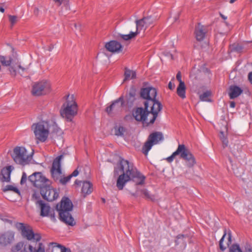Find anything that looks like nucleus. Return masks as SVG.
<instances>
[{"mask_svg":"<svg viewBox=\"0 0 252 252\" xmlns=\"http://www.w3.org/2000/svg\"><path fill=\"white\" fill-rule=\"evenodd\" d=\"M236 0H230L229 2H230V3H234V2L235 1H236Z\"/></svg>","mask_w":252,"mask_h":252,"instance_id":"6e6d98bb","label":"nucleus"},{"mask_svg":"<svg viewBox=\"0 0 252 252\" xmlns=\"http://www.w3.org/2000/svg\"><path fill=\"white\" fill-rule=\"evenodd\" d=\"M0 62L2 65L4 66H9L11 63V58H7L4 56H0Z\"/></svg>","mask_w":252,"mask_h":252,"instance_id":"7c9ffc66","label":"nucleus"},{"mask_svg":"<svg viewBox=\"0 0 252 252\" xmlns=\"http://www.w3.org/2000/svg\"><path fill=\"white\" fill-rule=\"evenodd\" d=\"M220 16H221V18H222V19H223L224 20H225V19H227V17H226V16H224V15H222V14H220Z\"/></svg>","mask_w":252,"mask_h":252,"instance_id":"864d4df0","label":"nucleus"},{"mask_svg":"<svg viewBox=\"0 0 252 252\" xmlns=\"http://www.w3.org/2000/svg\"><path fill=\"white\" fill-rule=\"evenodd\" d=\"M18 227L21 231L22 236L28 240H33L36 242H39L41 240V237L40 234L34 233L30 225H25L23 223H19Z\"/></svg>","mask_w":252,"mask_h":252,"instance_id":"9b49d317","label":"nucleus"},{"mask_svg":"<svg viewBox=\"0 0 252 252\" xmlns=\"http://www.w3.org/2000/svg\"><path fill=\"white\" fill-rule=\"evenodd\" d=\"M176 78L177 80L179 82V84H181V83H184L182 80V76H181V73L180 72H178L176 75Z\"/></svg>","mask_w":252,"mask_h":252,"instance_id":"79ce46f5","label":"nucleus"},{"mask_svg":"<svg viewBox=\"0 0 252 252\" xmlns=\"http://www.w3.org/2000/svg\"><path fill=\"white\" fill-rule=\"evenodd\" d=\"M29 181L32 185L40 189L49 183V181L41 172H34L29 177Z\"/></svg>","mask_w":252,"mask_h":252,"instance_id":"f8f14e48","label":"nucleus"},{"mask_svg":"<svg viewBox=\"0 0 252 252\" xmlns=\"http://www.w3.org/2000/svg\"><path fill=\"white\" fill-rule=\"evenodd\" d=\"M40 193L43 198L48 201H53L59 196V192L50 186L49 183L40 189Z\"/></svg>","mask_w":252,"mask_h":252,"instance_id":"ddd939ff","label":"nucleus"},{"mask_svg":"<svg viewBox=\"0 0 252 252\" xmlns=\"http://www.w3.org/2000/svg\"><path fill=\"white\" fill-rule=\"evenodd\" d=\"M141 193L143 194L144 197L149 200L151 201H155L156 199V197L155 195L150 193V191L146 189H142L140 190Z\"/></svg>","mask_w":252,"mask_h":252,"instance_id":"cd10ccee","label":"nucleus"},{"mask_svg":"<svg viewBox=\"0 0 252 252\" xmlns=\"http://www.w3.org/2000/svg\"><path fill=\"white\" fill-rule=\"evenodd\" d=\"M29 69V66H26V67H24L22 66L21 65H18L17 67L15 68L13 66H11L9 68V71L12 74L15 75L16 72L18 71L19 73H23L25 72H27Z\"/></svg>","mask_w":252,"mask_h":252,"instance_id":"393cba45","label":"nucleus"},{"mask_svg":"<svg viewBox=\"0 0 252 252\" xmlns=\"http://www.w3.org/2000/svg\"><path fill=\"white\" fill-rule=\"evenodd\" d=\"M73 204L69 198L66 197H63L60 204L57 205V210L59 212L60 220L70 226H74L76 223L71 214Z\"/></svg>","mask_w":252,"mask_h":252,"instance_id":"7ed1b4c3","label":"nucleus"},{"mask_svg":"<svg viewBox=\"0 0 252 252\" xmlns=\"http://www.w3.org/2000/svg\"><path fill=\"white\" fill-rule=\"evenodd\" d=\"M151 118H152V115H150V116L149 117V119H151Z\"/></svg>","mask_w":252,"mask_h":252,"instance_id":"bf43d9fd","label":"nucleus"},{"mask_svg":"<svg viewBox=\"0 0 252 252\" xmlns=\"http://www.w3.org/2000/svg\"><path fill=\"white\" fill-rule=\"evenodd\" d=\"M0 11L2 13H3L4 12V9L3 7L0 8Z\"/></svg>","mask_w":252,"mask_h":252,"instance_id":"5fc2aeb1","label":"nucleus"},{"mask_svg":"<svg viewBox=\"0 0 252 252\" xmlns=\"http://www.w3.org/2000/svg\"><path fill=\"white\" fill-rule=\"evenodd\" d=\"M22 247L23 244L21 243H19L12 248V252H18L21 249Z\"/></svg>","mask_w":252,"mask_h":252,"instance_id":"e433bc0d","label":"nucleus"},{"mask_svg":"<svg viewBox=\"0 0 252 252\" xmlns=\"http://www.w3.org/2000/svg\"><path fill=\"white\" fill-rule=\"evenodd\" d=\"M93 185L89 181H84L82 183L81 192L84 197L90 194L93 191Z\"/></svg>","mask_w":252,"mask_h":252,"instance_id":"4be33fe9","label":"nucleus"},{"mask_svg":"<svg viewBox=\"0 0 252 252\" xmlns=\"http://www.w3.org/2000/svg\"><path fill=\"white\" fill-rule=\"evenodd\" d=\"M39 195L38 193L34 192L32 195V200L36 201V202L39 200L38 199L39 198Z\"/></svg>","mask_w":252,"mask_h":252,"instance_id":"58836bf2","label":"nucleus"},{"mask_svg":"<svg viewBox=\"0 0 252 252\" xmlns=\"http://www.w3.org/2000/svg\"><path fill=\"white\" fill-rule=\"evenodd\" d=\"M220 139L222 140L224 138H225L224 134L223 132H222V131H221L220 132Z\"/></svg>","mask_w":252,"mask_h":252,"instance_id":"8fccbe9b","label":"nucleus"},{"mask_svg":"<svg viewBox=\"0 0 252 252\" xmlns=\"http://www.w3.org/2000/svg\"><path fill=\"white\" fill-rule=\"evenodd\" d=\"M3 191L6 192L7 191H12L15 193H16L18 194H20V192L18 189L12 185H6L2 189Z\"/></svg>","mask_w":252,"mask_h":252,"instance_id":"c756f323","label":"nucleus"},{"mask_svg":"<svg viewBox=\"0 0 252 252\" xmlns=\"http://www.w3.org/2000/svg\"><path fill=\"white\" fill-rule=\"evenodd\" d=\"M62 252H66V251H62Z\"/></svg>","mask_w":252,"mask_h":252,"instance_id":"680f3d73","label":"nucleus"},{"mask_svg":"<svg viewBox=\"0 0 252 252\" xmlns=\"http://www.w3.org/2000/svg\"><path fill=\"white\" fill-rule=\"evenodd\" d=\"M168 88L170 90H172L173 89H174L175 88V85L174 84L173 85L172 82L170 81L168 83Z\"/></svg>","mask_w":252,"mask_h":252,"instance_id":"49530a36","label":"nucleus"},{"mask_svg":"<svg viewBox=\"0 0 252 252\" xmlns=\"http://www.w3.org/2000/svg\"><path fill=\"white\" fill-rule=\"evenodd\" d=\"M127 117H128V116H126L125 117V119H126Z\"/></svg>","mask_w":252,"mask_h":252,"instance_id":"052dcab7","label":"nucleus"},{"mask_svg":"<svg viewBox=\"0 0 252 252\" xmlns=\"http://www.w3.org/2000/svg\"><path fill=\"white\" fill-rule=\"evenodd\" d=\"M81 183L82 182L81 181H79V180H76L75 181V184L77 185V186H80L81 185Z\"/></svg>","mask_w":252,"mask_h":252,"instance_id":"3c124183","label":"nucleus"},{"mask_svg":"<svg viewBox=\"0 0 252 252\" xmlns=\"http://www.w3.org/2000/svg\"><path fill=\"white\" fill-rule=\"evenodd\" d=\"M136 95V90L134 87H131L128 93L126 95V97L127 99V103L132 105L135 100Z\"/></svg>","mask_w":252,"mask_h":252,"instance_id":"5701e85b","label":"nucleus"},{"mask_svg":"<svg viewBox=\"0 0 252 252\" xmlns=\"http://www.w3.org/2000/svg\"><path fill=\"white\" fill-rule=\"evenodd\" d=\"M248 77L250 82L252 84V72L249 73Z\"/></svg>","mask_w":252,"mask_h":252,"instance_id":"de8ad7c7","label":"nucleus"},{"mask_svg":"<svg viewBox=\"0 0 252 252\" xmlns=\"http://www.w3.org/2000/svg\"><path fill=\"white\" fill-rule=\"evenodd\" d=\"M32 154V152L28 154L27 150L23 147H16L14 149L12 158L16 163L25 165L31 161Z\"/></svg>","mask_w":252,"mask_h":252,"instance_id":"0eeeda50","label":"nucleus"},{"mask_svg":"<svg viewBox=\"0 0 252 252\" xmlns=\"http://www.w3.org/2000/svg\"><path fill=\"white\" fill-rule=\"evenodd\" d=\"M177 94L182 99L186 98V86L185 83L179 84L177 89Z\"/></svg>","mask_w":252,"mask_h":252,"instance_id":"a878e982","label":"nucleus"},{"mask_svg":"<svg viewBox=\"0 0 252 252\" xmlns=\"http://www.w3.org/2000/svg\"><path fill=\"white\" fill-rule=\"evenodd\" d=\"M230 107L231 108H234L235 107V103L234 101H231L230 102Z\"/></svg>","mask_w":252,"mask_h":252,"instance_id":"09e8293b","label":"nucleus"},{"mask_svg":"<svg viewBox=\"0 0 252 252\" xmlns=\"http://www.w3.org/2000/svg\"><path fill=\"white\" fill-rule=\"evenodd\" d=\"M178 155H179V154L178 152V148H177V150L174 152H173L170 156H169L166 158V160L168 162H171L173 161L174 158L176 156H178Z\"/></svg>","mask_w":252,"mask_h":252,"instance_id":"f704fd0d","label":"nucleus"},{"mask_svg":"<svg viewBox=\"0 0 252 252\" xmlns=\"http://www.w3.org/2000/svg\"><path fill=\"white\" fill-rule=\"evenodd\" d=\"M106 49L112 53H120L122 50V45L116 40H111L107 42L105 45Z\"/></svg>","mask_w":252,"mask_h":252,"instance_id":"a211bd4d","label":"nucleus"},{"mask_svg":"<svg viewBox=\"0 0 252 252\" xmlns=\"http://www.w3.org/2000/svg\"><path fill=\"white\" fill-rule=\"evenodd\" d=\"M35 203L40 207L41 216L43 217H49L52 220H56L54 211L51 210L50 206L48 204L44 203L42 200H38Z\"/></svg>","mask_w":252,"mask_h":252,"instance_id":"2eb2a0df","label":"nucleus"},{"mask_svg":"<svg viewBox=\"0 0 252 252\" xmlns=\"http://www.w3.org/2000/svg\"><path fill=\"white\" fill-rule=\"evenodd\" d=\"M169 56L171 57V59H173V55L172 54H170Z\"/></svg>","mask_w":252,"mask_h":252,"instance_id":"4d7b16f0","label":"nucleus"},{"mask_svg":"<svg viewBox=\"0 0 252 252\" xmlns=\"http://www.w3.org/2000/svg\"><path fill=\"white\" fill-rule=\"evenodd\" d=\"M35 252H45V247L42 243H39L38 248L35 250Z\"/></svg>","mask_w":252,"mask_h":252,"instance_id":"4c0bfd02","label":"nucleus"},{"mask_svg":"<svg viewBox=\"0 0 252 252\" xmlns=\"http://www.w3.org/2000/svg\"><path fill=\"white\" fill-rule=\"evenodd\" d=\"M124 76V82L135 78L136 77V72L135 71L126 68Z\"/></svg>","mask_w":252,"mask_h":252,"instance_id":"b1692460","label":"nucleus"},{"mask_svg":"<svg viewBox=\"0 0 252 252\" xmlns=\"http://www.w3.org/2000/svg\"><path fill=\"white\" fill-rule=\"evenodd\" d=\"M27 175H26V174L24 172L23 173V175H22V178H21V184H23L24 183H26V181H27Z\"/></svg>","mask_w":252,"mask_h":252,"instance_id":"ea45409f","label":"nucleus"},{"mask_svg":"<svg viewBox=\"0 0 252 252\" xmlns=\"http://www.w3.org/2000/svg\"><path fill=\"white\" fill-rule=\"evenodd\" d=\"M79 174V171L78 169H75L70 175L69 176L71 178L73 177H76Z\"/></svg>","mask_w":252,"mask_h":252,"instance_id":"37998d69","label":"nucleus"},{"mask_svg":"<svg viewBox=\"0 0 252 252\" xmlns=\"http://www.w3.org/2000/svg\"><path fill=\"white\" fill-rule=\"evenodd\" d=\"M163 139L161 133L155 132L151 133L148 137L147 141L145 143L142 147V152L145 155H147L149 151L154 145L157 144Z\"/></svg>","mask_w":252,"mask_h":252,"instance_id":"9d476101","label":"nucleus"},{"mask_svg":"<svg viewBox=\"0 0 252 252\" xmlns=\"http://www.w3.org/2000/svg\"><path fill=\"white\" fill-rule=\"evenodd\" d=\"M243 91L239 87L236 85H231L229 87L228 95L230 99H234L242 94Z\"/></svg>","mask_w":252,"mask_h":252,"instance_id":"aec40b11","label":"nucleus"},{"mask_svg":"<svg viewBox=\"0 0 252 252\" xmlns=\"http://www.w3.org/2000/svg\"><path fill=\"white\" fill-rule=\"evenodd\" d=\"M119 166L120 170L123 172L117 181L116 186L119 190L123 189L126 184L130 180L135 182L137 185L144 184L145 177L138 171L132 163L121 158Z\"/></svg>","mask_w":252,"mask_h":252,"instance_id":"f03ea898","label":"nucleus"},{"mask_svg":"<svg viewBox=\"0 0 252 252\" xmlns=\"http://www.w3.org/2000/svg\"><path fill=\"white\" fill-rule=\"evenodd\" d=\"M9 21L12 26L14 25L18 20V18L16 16L9 15Z\"/></svg>","mask_w":252,"mask_h":252,"instance_id":"c9c22d12","label":"nucleus"},{"mask_svg":"<svg viewBox=\"0 0 252 252\" xmlns=\"http://www.w3.org/2000/svg\"><path fill=\"white\" fill-rule=\"evenodd\" d=\"M51 84L47 80H42L33 84L31 93L34 96L45 95L51 91Z\"/></svg>","mask_w":252,"mask_h":252,"instance_id":"1a4fd4ad","label":"nucleus"},{"mask_svg":"<svg viewBox=\"0 0 252 252\" xmlns=\"http://www.w3.org/2000/svg\"><path fill=\"white\" fill-rule=\"evenodd\" d=\"M125 132V128L122 126H119L116 129V135L118 136H122Z\"/></svg>","mask_w":252,"mask_h":252,"instance_id":"72a5a7b5","label":"nucleus"},{"mask_svg":"<svg viewBox=\"0 0 252 252\" xmlns=\"http://www.w3.org/2000/svg\"><path fill=\"white\" fill-rule=\"evenodd\" d=\"M58 247H59V248L63 247V246L61 245H60V244L58 245Z\"/></svg>","mask_w":252,"mask_h":252,"instance_id":"13d9d810","label":"nucleus"},{"mask_svg":"<svg viewBox=\"0 0 252 252\" xmlns=\"http://www.w3.org/2000/svg\"><path fill=\"white\" fill-rule=\"evenodd\" d=\"M231 243V233L230 231H229L228 233V243L227 245H229Z\"/></svg>","mask_w":252,"mask_h":252,"instance_id":"c03bdc74","label":"nucleus"},{"mask_svg":"<svg viewBox=\"0 0 252 252\" xmlns=\"http://www.w3.org/2000/svg\"><path fill=\"white\" fill-rule=\"evenodd\" d=\"M124 105V96H121L118 99L112 101V103L106 108V112L109 115L119 113L122 112Z\"/></svg>","mask_w":252,"mask_h":252,"instance_id":"4468645a","label":"nucleus"},{"mask_svg":"<svg viewBox=\"0 0 252 252\" xmlns=\"http://www.w3.org/2000/svg\"><path fill=\"white\" fill-rule=\"evenodd\" d=\"M224 146H227L228 144V140L226 138H224L223 140H221Z\"/></svg>","mask_w":252,"mask_h":252,"instance_id":"a18cd8bd","label":"nucleus"},{"mask_svg":"<svg viewBox=\"0 0 252 252\" xmlns=\"http://www.w3.org/2000/svg\"><path fill=\"white\" fill-rule=\"evenodd\" d=\"M211 93L209 91H206L199 95V98L202 101H210L209 96L210 95Z\"/></svg>","mask_w":252,"mask_h":252,"instance_id":"2f4dec72","label":"nucleus"},{"mask_svg":"<svg viewBox=\"0 0 252 252\" xmlns=\"http://www.w3.org/2000/svg\"><path fill=\"white\" fill-rule=\"evenodd\" d=\"M65 101L62 106L60 113L61 116L71 122L73 118L77 115L78 105L75 101L74 95L67 94L65 96Z\"/></svg>","mask_w":252,"mask_h":252,"instance_id":"20e7f679","label":"nucleus"},{"mask_svg":"<svg viewBox=\"0 0 252 252\" xmlns=\"http://www.w3.org/2000/svg\"><path fill=\"white\" fill-rule=\"evenodd\" d=\"M55 2L59 3L61 4L63 0H53Z\"/></svg>","mask_w":252,"mask_h":252,"instance_id":"603ef678","label":"nucleus"},{"mask_svg":"<svg viewBox=\"0 0 252 252\" xmlns=\"http://www.w3.org/2000/svg\"><path fill=\"white\" fill-rule=\"evenodd\" d=\"M33 248L32 245H29L28 247V250L26 248H24V250L21 252H33Z\"/></svg>","mask_w":252,"mask_h":252,"instance_id":"a19ab883","label":"nucleus"},{"mask_svg":"<svg viewBox=\"0 0 252 252\" xmlns=\"http://www.w3.org/2000/svg\"><path fill=\"white\" fill-rule=\"evenodd\" d=\"M63 155L57 157L53 161L51 172L52 176L55 181L59 180L60 183L64 185L68 182L71 178L69 176L62 177L61 160L63 158Z\"/></svg>","mask_w":252,"mask_h":252,"instance_id":"423d86ee","label":"nucleus"},{"mask_svg":"<svg viewBox=\"0 0 252 252\" xmlns=\"http://www.w3.org/2000/svg\"><path fill=\"white\" fill-rule=\"evenodd\" d=\"M154 19L151 16H148L143 18L135 21L136 32L138 34L141 31H145L149 26L153 25Z\"/></svg>","mask_w":252,"mask_h":252,"instance_id":"dca6fc26","label":"nucleus"},{"mask_svg":"<svg viewBox=\"0 0 252 252\" xmlns=\"http://www.w3.org/2000/svg\"><path fill=\"white\" fill-rule=\"evenodd\" d=\"M229 252H252V249L249 248L246 249L245 251L243 252L238 244H234L229 248Z\"/></svg>","mask_w":252,"mask_h":252,"instance_id":"bb28decb","label":"nucleus"},{"mask_svg":"<svg viewBox=\"0 0 252 252\" xmlns=\"http://www.w3.org/2000/svg\"><path fill=\"white\" fill-rule=\"evenodd\" d=\"M178 152L180 158L185 160L188 167L191 168L196 164L194 155L184 144L178 145Z\"/></svg>","mask_w":252,"mask_h":252,"instance_id":"6e6552de","label":"nucleus"},{"mask_svg":"<svg viewBox=\"0 0 252 252\" xmlns=\"http://www.w3.org/2000/svg\"><path fill=\"white\" fill-rule=\"evenodd\" d=\"M157 94V90L154 88L141 89L140 96L146 99L144 103L145 107H137L133 110L132 114L136 121L146 126L154 123L158 112L162 109L161 104L156 99Z\"/></svg>","mask_w":252,"mask_h":252,"instance_id":"f257e3e1","label":"nucleus"},{"mask_svg":"<svg viewBox=\"0 0 252 252\" xmlns=\"http://www.w3.org/2000/svg\"><path fill=\"white\" fill-rule=\"evenodd\" d=\"M206 32V28L200 24H198L196 26L195 30V35L196 39L198 41L203 40L205 38Z\"/></svg>","mask_w":252,"mask_h":252,"instance_id":"6ab92c4d","label":"nucleus"},{"mask_svg":"<svg viewBox=\"0 0 252 252\" xmlns=\"http://www.w3.org/2000/svg\"><path fill=\"white\" fill-rule=\"evenodd\" d=\"M226 234H227L226 229H224L223 235L222 237H221V238L220 239V242H219L220 248V249L222 251H224L226 249V247H225L223 245V241H224V239L225 236L226 235Z\"/></svg>","mask_w":252,"mask_h":252,"instance_id":"473e14b6","label":"nucleus"},{"mask_svg":"<svg viewBox=\"0 0 252 252\" xmlns=\"http://www.w3.org/2000/svg\"><path fill=\"white\" fill-rule=\"evenodd\" d=\"M13 169L12 166H6L1 170V180L3 182H8L10 180V175Z\"/></svg>","mask_w":252,"mask_h":252,"instance_id":"412c9836","label":"nucleus"},{"mask_svg":"<svg viewBox=\"0 0 252 252\" xmlns=\"http://www.w3.org/2000/svg\"><path fill=\"white\" fill-rule=\"evenodd\" d=\"M138 34V32H130L128 34H120V36L124 40L126 41L134 38Z\"/></svg>","mask_w":252,"mask_h":252,"instance_id":"c85d7f7f","label":"nucleus"},{"mask_svg":"<svg viewBox=\"0 0 252 252\" xmlns=\"http://www.w3.org/2000/svg\"><path fill=\"white\" fill-rule=\"evenodd\" d=\"M14 239V233L7 231L0 234V246L6 247L11 244Z\"/></svg>","mask_w":252,"mask_h":252,"instance_id":"f3484780","label":"nucleus"},{"mask_svg":"<svg viewBox=\"0 0 252 252\" xmlns=\"http://www.w3.org/2000/svg\"><path fill=\"white\" fill-rule=\"evenodd\" d=\"M50 126L47 121H41L32 126V129L37 142H45L50 133Z\"/></svg>","mask_w":252,"mask_h":252,"instance_id":"39448f33","label":"nucleus"}]
</instances>
